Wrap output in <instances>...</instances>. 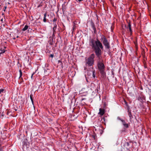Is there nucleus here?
Here are the masks:
<instances>
[{
  "instance_id": "1",
  "label": "nucleus",
  "mask_w": 151,
  "mask_h": 151,
  "mask_svg": "<svg viewBox=\"0 0 151 151\" xmlns=\"http://www.w3.org/2000/svg\"><path fill=\"white\" fill-rule=\"evenodd\" d=\"M89 45L94 51L97 57L101 56V50L103 49L104 47L102 43L98 39L95 40L94 38H90L89 40Z\"/></svg>"
},
{
  "instance_id": "2",
  "label": "nucleus",
  "mask_w": 151,
  "mask_h": 151,
  "mask_svg": "<svg viewBox=\"0 0 151 151\" xmlns=\"http://www.w3.org/2000/svg\"><path fill=\"white\" fill-rule=\"evenodd\" d=\"M97 57L98 59L97 61V65L98 69L100 72L102 80H104L106 77V73L105 72V66L103 63L101 56Z\"/></svg>"
},
{
  "instance_id": "3",
  "label": "nucleus",
  "mask_w": 151,
  "mask_h": 151,
  "mask_svg": "<svg viewBox=\"0 0 151 151\" xmlns=\"http://www.w3.org/2000/svg\"><path fill=\"white\" fill-rule=\"evenodd\" d=\"M101 40L102 41V43L106 49H109L110 48V42L108 41L106 37L103 35H102Z\"/></svg>"
},
{
  "instance_id": "4",
  "label": "nucleus",
  "mask_w": 151,
  "mask_h": 151,
  "mask_svg": "<svg viewBox=\"0 0 151 151\" xmlns=\"http://www.w3.org/2000/svg\"><path fill=\"white\" fill-rule=\"evenodd\" d=\"M94 54L93 53L91 54L88 58L86 61V64L88 66H91L93 65L94 62Z\"/></svg>"
},
{
  "instance_id": "5",
  "label": "nucleus",
  "mask_w": 151,
  "mask_h": 151,
  "mask_svg": "<svg viewBox=\"0 0 151 151\" xmlns=\"http://www.w3.org/2000/svg\"><path fill=\"white\" fill-rule=\"evenodd\" d=\"M128 23V26L127 27V29H129L130 32V35H132V31L131 29V24L130 22L129 21Z\"/></svg>"
},
{
  "instance_id": "6",
  "label": "nucleus",
  "mask_w": 151,
  "mask_h": 151,
  "mask_svg": "<svg viewBox=\"0 0 151 151\" xmlns=\"http://www.w3.org/2000/svg\"><path fill=\"white\" fill-rule=\"evenodd\" d=\"M99 111L98 113V114L101 116H103L105 113V109L103 108H100Z\"/></svg>"
},
{
  "instance_id": "7",
  "label": "nucleus",
  "mask_w": 151,
  "mask_h": 151,
  "mask_svg": "<svg viewBox=\"0 0 151 151\" xmlns=\"http://www.w3.org/2000/svg\"><path fill=\"white\" fill-rule=\"evenodd\" d=\"M118 119L122 122L123 125L125 127L127 128H128L129 127L128 124H126L125 122V121L124 120L121 119L119 117L118 118Z\"/></svg>"
},
{
  "instance_id": "8",
  "label": "nucleus",
  "mask_w": 151,
  "mask_h": 151,
  "mask_svg": "<svg viewBox=\"0 0 151 151\" xmlns=\"http://www.w3.org/2000/svg\"><path fill=\"white\" fill-rule=\"evenodd\" d=\"M124 147H125L127 150H129L130 148L129 144L128 142H126L125 143Z\"/></svg>"
},
{
  "instance_id": "9",
  "label": "nucleus",
  "mask_w": 151,
  "mask_h": 151,
  "mask_svg": "<svg viewBox=\"0 0 151 151\" xmlns=\"http://www.w3.org/2000/svg\"><path fill=\"white\" fill-rule=\"evenodd\" d=\"M145 98L143 96H139L137 98V99L138 101H139L141 102H143V100H145Z\"/></svg>"
},
{
  "instance_id": "10",
  "label": "nucleus",
  "mask_w": 151,
  "mask_h": 151,
  "mask_svg": "<svg viewBox=\"0 0 151 151\" xmlns=\"http://www.w3.org/2000/svg\"><path fill=\"white\" fill-rule=\"evenodd\" d=\"M109 1H110L111 4L112 6L114 7V9H116V3H115V4H114V0H109Z\"/></svg>"
},
{
  "instance_id": "11",
  "label": "nucleus",
  "mask_w": 151,
  "mask_h": 151,
  "mask_svg": "<svg viewBox=\"0 0 151 151\" xmlns=\"http://www.w3.org/2000/svg\"><path fill=\"white\" fill-rule=\"evenodd\" d=\"M128 115L130 118V119H131L133 117L132 115L131 111L129 109H128Z\"/></svg>"
},
{
  "instance_id": "12",
  "label": "nucleus",
  "mask_w": 151,
  "mask_h": 151,
  "mask_svg": "<svg viewBox=\"0 0 151 151\" xmlns=\"http://www.w3.org/2000/svg\"><path fill=\"white\" fill-rule=\"evenodd\" d=\"M91 27L93 30L94 32V33H96V29L95 27V25L93 22L91 23Z\"/></svg>"
},
{
  "instance_id": "13",
  "label": "nucleus",
  "mask_w": 151,
  "mask_h": 151,
  "mask_svg": "<svg viewBox=\"0 0 151 151\" xmlns=\"http://www.w3.org/2000/svg\"><path fill=\"white\" fill-rule=\"evenodd\" d=\"M134 44L135 45V47L136 48V49H137L138 48V45L137 43V40L136 39V41H134Z\"/></svg>"
},
{
  "instance_id": "14",
  "label": "nucleus",
  "mask_w": 151,
  "mask_h": 151,
  "mask_svg": "<svg viewBox=\"0 0 151 151\" xmlns=\"http://www.w3.org/2000/svg\"><path fill=\"white\" fill-rule=\"evenodd\" d=\"M5 52V50L4 49H2V48L0 49V56L1 54H2Z\"/></svg>"
},
{
  "instance_id": "15",
  "label": "nucleus",
  "mask_w": 151,
  "mask_h": 151,
  "mask_svg": "<svg viewBox=\"0 0 151 151\" xmlns=\"http://www.w3.org/2000/svg\"><path fill=\"white\" fill-rule=\"evenodd\" d=\"M91 72L92 73V76L93 78H95L96 77V75H95V71L94 70H92Z\"/></svg>"
},
{
  "instance_id": "16",
  "label": "nucleus",
  "mask_w": 151,
  "mask_h": 151,
  "mask_svg": "<svg viewBox=\"0 0 151 151\" xmlns=\"http://www.w3.org/2000/svg\"><path fill=\"white\" fill-rule=\"evenodd\" d=\"M2 142L1 140L0 139V151H3V148L2 147Z\"/></svg>"
},
{
  "instance_id": "17",
  "label": "nucleus",
  "mask_w": 151,
  "mask_h": 151,
  "mask_svg": "<svg viewBox=\"0 0 151 151\" xmlns=\"http://www.w3.org/2000/svg\"><path fill=\"white\" fill-rule=\"evenodd\" d=\"M28 26L26 25L22 29V30L23 31H25L28 29Z\"/></svg>"
},
{
  "instance_id": "18",
  "label": "nucleus",
  "mask_w": 151,
  "mask_h": 151,
  "mask_svg": "<svg viewBox=\"0 0 151 151\" xmlns=\"http://www.w3.org/2000/svg\"><path fill=\"white\" fill-rule=\"evenodd\" d=\"M33 94H31L30 95V98L31 100V101L32 102V103L33 104L34 101H33Z\"/></svg>"
},
{
  "instance_id": "19",
  "label": "nucleus",
  "mask_w": 151,
  "mask_h": 151,
  "mask_svg": "<svg viewBox=\"0 0 151 151\" xmlns=\"http://www.w3.org/2000/svg\"><path fill=\"white\" fill-rule=\"evenodd\" d=\"M19 73H20V76H19V78H21L22 77V70L21 69H20L19 70Z\"/></svg>"
},
{
  "instance_id": "20",
  "label": "nucleus",
  "mask_w": 151,
  "mask_h": 151,
  "mask_svg": "<svg viewBox=\"0 0 151 151\" xmlns=\"http://www.w3.org/2000/svg\"><path fill=\"white\" fill-rule=\"evenodd\" d=\"M27 145V142L25 141L23 142V146L24 147V146H26Z\"/></svg>"
},
{
  "instance_id": "21",
  "label": "nucleus",
  "mask_w": 151,
  "mask_h": 151,
  "mask_svg": "<svg viewBox=\"0 0 151 151\" xmlns=\"http://www.w3.org/2000/svg\"><path fill=\"white\" fill-rule=\"evenodd\" d=\"M53 38L52 39V41L50 42L49 43L50 45H52L53 44V42H54L53 41Z\"/></svg>"
},
{
  "instance_id": "22",
  "label": "nucleus",
  "mask_w": 151,
  "mask_h": 151,
  "mask_svg": "<svg viewBox=\"0 0 151 151\" xmlns=\"http://www.w3.org/2000/svg\"><path fill=\"white\" fill-rule=\"evenodd\" d=\"M56 27H53V32H55V33H56V31H55V30L56 29Z\"/></svg>"
},
{
  "instance_id": "23",
  "label": "nucleus",
  "mask_w": 151,
  "mask_h": 151,
  "mask_svg": "<svg viewBox=\"0 0 151 151\" xmlns=\"http://www.w3.org/2000/svg\"><path fill=\"white\" fill-rule=\"evenodd\" d=\"M4 89H0V94L3 92L4 91Z\"/></svg>"
},
{
  "instance_id": "24",
  "label": "nucleus",
  "mask_w": 151,
  "mask_h": 151,
  "mask_svg": "<svg viewBox=\"0 0 151 151\" xmlns=\"http://www.w3.org/2000/svg\"><path fill=\"white\" fill-rule=\"evenodd\" d=\"M56 33L55 32H53V34H52V39H54V37H55V34Z\"/></svg>"
},
{
  "instance_id": "25",
  "label": "nucleus",
  "mask_w": 151,
  "mask_h": 151,
  "mask_svg": "<svg viewBox=\"0 0 151 151\" xmlns=\"http://www.w3.org/2000/svg\"><path fill=\"white\" fill-rule=\"evenodd\" d=\"M49 57H51L52 58H53L54 57V55L53 54H51L49 55Z\"/></svg>"
},
{
  "instance_id": "26",
  "label": "nucleus",
  "mask_w": 151,
  "mask_h": 151,
  "mask_svg": "<svg viewBox=\"0 0 151 151\" xmlns=\"http://www.w3.org/2000/svg\"><path fill=\"white\" fill-rule=\"evenodd\" d=\"M57 20V18H55L53 20V22H56Z\"/></svg>"
},
{
  "instance_id": "27",
  "label": "nucleus",
  "mask_w": 151,
  "mask_h": 151,
  "mask_svg": "<svg viewBox=\"0 0 151 151\" xmlns=\"http://www.w3.org/2000/svg\"><path fill=\"white\" fill-rule=\"evenodd\" d=\"M43 21L44 22H46V17H44Z\"/></svg>"
},
{
  "instance_id": "28",
  "label": "nucleus",
  "mask_w": 151,
  "mask_h": 151,
  "mask_svg": "<svg viewBox=\"0 0 151 151\" xmlns=\"http://www.w3.org/2000/svg\"><path fill=\"white\" fill-rule=\"evenodd\" d=\"M58 64H59L60 63L61 64H62V62L61 60H58Z\"/></svg>"
},
{
  "instance_id": "29",
  "label": "nucleus",
  "mask_w": 151,
  "mask_h": 151,
  "mask_svg": "<svg viewBox=\"0 0 151 151\" xmlns=\"http://www.w3.org/2000/svg\"><path fill=\"white\" fill-rule=\"evenodd\" d=\"M53 24H54V27H55L57 28V24L55 23H53Z\"/></svg>"
},
{
  "instance_id": "30",
  "label": "nucleus",
  "mask_w": 151,
  "mask_h": 151,
  "mask_svg": "<svg viewBox=\"0 0 151 151\" xmlns=\"http://www.w3.org/2000/svg\"><path fill=\"white\" fill-rule=\"evenodd\" d=\"M22 81L21 82V83L22 82H23V78H22V77H21V78H19Z\"/></svg>"
},
{
  "instance_id": "31",
  "label": "nucleus",
  "mask_w": 151,
  "mask_h": 151,
  "mask_svg": "<svg viewBox=\"0 0 151 151\" xmlns=\"http://www.w3.org/2000/svg\"><path fill=\"white\" fill-rule=\"evenodd\" d=\"M91 86H92L93 88L95 86V85L93 83H92L91 84Z\"/></svg>"
},
{
  "instance_id": "32",
  "label": "nucleus",
  "mask_w": 151,
  "mask_h": 151,
  "mask_svg": "<svg viewBox=\"0 0 151 151\" xmlns=\"http://www.w3.org/2000/svg\"><path fill=\"white\" fill-rule=\"evenodd\" d=\"M47 13H45L44 14V17H46Z\"/></svg>"
},
{
  "instance_id": "33",
  "label": "nucleus",
  "mask_w": 151,
  "mask_h": 151,
  "mask_svg": "<svg viewBox=\"0 0 151 151\" xmlns=\"http://www.w3.org/2000/svg\"><path fill=\"white\" fill-rule=\"evenodd\" d=\"M4 115V113L3 112H2V113L1 114V116L2 117H3Z\"/></svg>"
},
{
  "instance_id": "34",
  "label": "nucleus",
  "mask_w": 151,
  "mask_h": 151,
  "mask_svg": "<svg viewBox=\"0 0 151 151\" xmlns=\"http://www.w3.org/2000/svg\"><path fill=\"white\" fill-rule=\"evenodd\" d=\"M92 137H93L94 138V139H95V138H96V136H95V135H93L92 136Z\"/></svg>"
},
{
  "instance_id": "35",
  "label": "nucleus",
  "mask_w": 151,
  "mask_h": 151,
  "mask_svg": "<svg viewBox=\"0 0 151 151\" xmlns=\"http://www.w3.org/2000/svg\"><path fill=\"white\" fill-rule=\"evenodd\" d=\"M78 2H80L81 1H83V0H78Z\"/></svg>"
},
{
  "instance_id": "36",
  "label": "nucleus",
  "mask_w": 151,
  "mask_h": 151,
  "mask_svg": "<svg viewBox=\"0 0 151 151\" xmlns=\"http://www.w3.org/2000/svg\"><path fill=\"white\" fill-rule=\"evenodd\" d=\"M4 8L5 9H6V6H4Z\"/></svg>"
},
{
  "instance_id": "37",
  "label": "nucleus",
  "mask_w": 151,
  "mask_h": 151,
  "mask_svg": "<svg viewBox=\"0 0 151 151\" xmlns=\"http://www.w3.org/2000/svg\"><path fill=\"white\" fill-rule=\"evenodd\" d=\"M35 74V72H33L32 74V75H34V74Z\"/></svg>"
},
{
  "instance_id": "38",
  "label": "nucleus",
  "mask_w": 151,
  "mask_h": 151,
  "mask_svg": "<svg viewBox=\"0 0 151 151\" xmlns=\"http://www.w3.org/2000/svg\"><path fill=\"white\" fill-rule=\"evenodd\" d=\"M33 75H32H32H31V78L32 79V77H33Z\"/></svg>"
},
{
  "instance_id": "39",
  "label": "nucleus",
  "mask_w": 151,
  "mask_h": 151,
  "mask_svg": "<svg viewBox=\"0 0 151 151\" xmlns=\"http://www.w3.org/2000/svg\"><path fill=\"white\" fill-rule=\"evenodd\" d=\"M91 90H93V88H91Z\"/></svg>"
},
{
  "instance_id": "40",
  "label": "nucleus",
  "mask_w": 151,
  "mask_h": 151,
  "mask_svg": "<svg viewBox=\"0 0 151 151\" xmlns=\"http://www.w3.org/2000/svg\"><path fill=\"white\" fill-rule=\"evenodd\" d=\"M1 22H3V19H1Z\"/></svg>"
},
{
  "instance_id": "41",
  "label": "nucleus",
  "mask_w": 151,
  "mask_h": 151,
  "mask_svg": "<svg viewBox=\"0 0 151 151\" xmlns=\"http://www.w3.org/2000/svg\"><path fill=\"white\" fill-rule=\"evenodd\" d=\"M19 37V36H17V38H18V37Z\"/></svg>"
},
{
  "instance_id": "42",
  "label": "nucleus",
  "mask_w": 151,
  "mask_h": 151,
  "mask_svg": "<svg viewBox=\"0 0 151 151\" xmlns=\"http://www.w3.org/2000/svg\"><path fill=\"white\" fill-rule=\"evenodd\" d=\"M103 119L104 120H104H105V118L103 117Z\"/></svg>"
},
{
  "instance_id": "43",
  "label": "nucleus",
  "mask_w": 151,
  "mask_h": 151,
  "mask_svg": "<svg viewBox=\"0 0 151 151\" xmlns=\"http://www.w3.org/2000/svg\"><path fill=\"white\" fill-rule=\"evenodd\" d=\"M4 12H3V13H2V15H4Z\"/></svg>"
},
{
  "instance_id": "44",
  "label": "nucleus",
  "mask_w": 151,
  "mask_h": 151,
  "mask_svg": "<svg viewBox=\"0 0 151 151\" xmlns=\"http://www.w3.org/2000/svg\"><path fill=\"white\" fill-rule=\"evenodd\" d=\"M13 39H16V38H15V37H14V38H13Z\"/></svg>"
},
{
  "instance_id": "45",
  "label": "nucleus",
  "mask_w": 151,
  "mask_h": 151,
  "mask_svg": "<svg viewBox=\"0 0 151 151\" xmlns=\"http://www.w3.org/2000/svg\"><path fill=\"white\" fill-rule=\"evenodd\" d=\"M4 12H5V10H4Z\"/></svg>"
},
{
  "instance_id": "46",
  "label": "nucleus",
  "mask_w": 151,
  "mask_h": 151,
  "mask_svg": "<svg viewBox=\"0 0 151 151\" xmlns=\"http://www.w3.org/2000/svg\"><path fill=\"white\" fill-rule=\"evenodd\" d=\"M149 10V11L150 12V11H151V10Z\"/></svg>"
},
{
  "instance_id": "47",
  "label": "nucleus",
  "mask_w": 151,
  "mask_h": 151,
  "mask_svg": "<svg viewBox=\"0 0 151 151\" xmlns=\"http://www.w3.org/2000/svg\"><path fill=\"white\" fill-rule=\"evenodd\" d=\"M150 9V8H149V7H148V9Z\"/></svg>"
},
{
  "instance_id": "48",
  "label": "nucleus",
  "mask_w": 151,
  "mask_h": 151,
  "mask_svg": "<svg viewBox=\"0 0 151 151\" xmlns=\"http://www.w3.org/2000/svg\"><path fill=\"white\" fill-rule=\"evenodd\" d=\"M63 10H63V12H64Z\"/></svg>"
}]
</instances>
